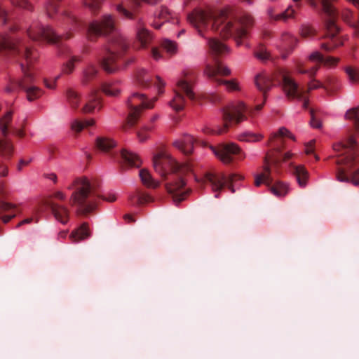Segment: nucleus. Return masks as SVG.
Instances as JSON below:
<instances>
[{
  "label": "nucleus",
  "instance_id": "obj_1",
  "mask_svg": "<svg viewBox=\"0 0 359 359\" xmlns=\"http://www.w3.org/2000/svg\"><path fill=\"white\" fill-rule=\"evenodd\" d=\"M187 20L197 30L198 34L208 40V53L213 58V64H208L205 74L218 85L225 84L230 91L238 90V83L217 78L231 74L229 67L217 59L229 52V48L212 34L218 33L223 38L233 37L238 46L248 36V29L253 25V19L248 14L238 15L234 10L226 8L221 11L194 10L187 15Z\"/></svg>",
  "mask_w": 359,
  "mask_h": 359
},
{
  "label": "nucleus",
  "instance_id": "obj_2",
  "mask_svg": "<svg viewBox=\"0 0 359 359\" xmlns=\"http://www.w3.org/2000/svg\"><path fill=\"white\" fill-rule=\"evenodd\" d=\"M108 34H112V36L109 46L104 49V55L99 60L105 72L114 73L121 68L118 60L128 48L126 39L117 31L114 18L111 15H104L101 20L92 22L87 29V36L90 41Z\"/></svg>",
  "mask_w": 359,
  "mask_h": 359
},
{
  "label": "nucleus",
  "instance_id": "obj_3",
  "mask_svg": "<svg viewBox=\"0 0 359 359\" xmlns=\"http://www.w3.org/2000/svg\"><path fill=\"white\" fill-rule=\"evenodd\" d=\"M153 165L155 171L163 180H170L168 176L171 177V182L166 183L165 186L173 202L178 205L184 201L191 191L190 189H183L186 184L184 176L191 172V166L189 163H178L165 151L154 156Z\"/></svg>",
  "mask_w": 359,
  "mask_h": 359
},
{
  "label": "nucleus",
  "instance_id": "obj_4",
  "mask_svg": "<svg viewBox=\"0 0 359 359\" xmlns=\"http://www.w3.org/2000/svg\"><path fill=\"white\" fill-rule=\"evenodd\" d=\"M257 88L264 93V101L257 104L254 109H248L243 102H234L224 107L222 111L224 124L216 130L205 129V133L222 135L228 130L231 125H238L247 119L246 114L254 116L256 111L261 110L266 99V93L273 86L272 78L266 74H259L255 78Z\"/></svg>",
  "mask_w": 359,
  "mask_h": 359
},
{
  "label": "nucleus",
  "instance_id": "obj_5",
  "mask_svg": "<svg viewBox=\"0 0 359 359\" xmlns=\"http://www.w3.org/2000/svg\"><path fill=\"white\" fill-rule=\"evenodd\" d=\"M333 149L338 154L336 164L338 165L336 178L341 182L359 186V148L353 137L345 142L333 144Z\"/></svg>",
  "mask_w": 359,
  "mask_h": 359
},
{
  "label": "nucleus",
  "instance_id": "obj_6",
  "mask_svg": "<svg viewBox=\"0 0 359 359\" xmlns=\"http://www.w3.org/2000/svg\"><path fill=\"white\" fill-rule=\"evenodd\" d=\"M99 187L97 180H90L86 177L75 178L67 187L72 191L69 203L76 208L78 214L86 215L96 208L101 197Z\"/></svg>",
  "mask_w": 359,
  "mask_h": 359
},
{
  "label": "nucleus",
  "instance_id": "obj_7",
  "mask_svg": "<svg viewBox=\"0 0 359 359\" xmlns=\"http://www.w3.org/2000/svg\"><path fill=\"white\" fill-rule=\"evenodd\" d=\"M278 135L280 137L287 136L291 139H294L293 135L290 132L285 128H281L278 130ZM277 135H273L269 140L270 144L273 147L274 150L277 153L276 155L269 156L267 155L264 159V166L263 172L260 174H257L255 177V185L259 187L262 184H265L270 189L271 192L276 196H283L287 193V186L280 182H276L273 184V179L271 176L272 170L269 165L271 161L272 165L274 166L276 171L277 172V167L283 161L289 160L292 154L287 152L284 155L280 154V148L279 147V143L273 144V141L276 139Z\"/></svg>",
  "mask_w": 359,
  "mask_h": 359
},
{
  "label": "nucleus",
  "instance_id": "obj_8",
  "mask_svg": "<svg viewBox=\"0 0 359 359\" xmlns=\"http://www.w3.org/2000/svg\"><path fill=\"white\" fill-rule=\"evenodd\" d=\"M313 8L318 10L323 19L325 24V34L324 38L327 41L322 43L321 49L325 52H332L338 46L343 44L341 40L338 37L339 28L336 22L339 13L335 8L334 3L337 0H306ZM299 6L300 0H293Z\"/></svg>",
  "mask_w": 359,
  "mask_h": 359
},
{
  "label": "nucleus",
  "instance_id": "obj_9",
  "mask_svg": "<svg viewBox=\"0 0 359 359\" xmlns=\"http://www.w3.org/2000/svg\"><path fill=\"white\" fill-rule=\"evenodd\" d=\"M25 45L29 49V60H27L22 54H15L14 55L20 58H23L26 61V65L22 62L20 63L21 69L24 76L22 79L16 81L15 85L26 92L27 100L32 102L39 98L42 95L43 91L34 85L35 78L33 73L29 69V65L38 58V53L36 50H32L26 41Z\"/></svg>",
  "mask_w": 359,
  "mask_h": 359
},
{
  "label": "nucleus",
  "instance_id": "obj_10",
  "mask_svg": "<svg viewBox=\"0 0 359 359\" xmlns=\"http://www.w3.org/2000/svg\"><path fill=\"white\" fill-rule=\"evenodd\" d=\"M157 100L158 97H155L151 100H147L144 94L139 93H133L127 100V105L130 111L124 128L126 130L128 128L134 126L141 114L142 110L143 109H152L154 102Z\"/></svg>",
  "mask_w": 359,
  "mask_h": 359
},
{
  "label": "nucleus",
  "instance_id": "obj_11",
  "mask_svg": "<svg viewBox=\"0 0 359 359\" xmlns=\"http://www.w3.org/2000/svg\"><path fill=\"white\" fill-rule=\"evenodd\" d=\"M27 36L34 41H47L53 43H57L65 38L69 39L72 36V33L67 32L65 35H57L50 27H44L39 22H33L27 30Z\"/></svg>",
  "mask_w": 359,
  "mask_h": 359
},
{
  "label": "nucleus",
  "instance_id": "obj_12",
  "mask_svg": "<svg viewBox=\"0 0 359 359\" xmlns=\"http://www.w3.org/2000/svg\"><path fill=\"white\" fill-rule=\"evenodd\" d=\"M242 179L243 177L238 174H232L226 177L223 173L207 172L204 176L203 182L210 183L212 191L215 192L222 191L226 186L232 193H234L235 190L233 183Z\"/></svg>",
  "mask_w": 359,
  "mask_h": 359
},
{
  "label": "nucleus",
  "instance_id": "obj_13",
  "mask_svg": "<svg viewBox=\"0 0 359 359\" xmlns=\"http://www.w3.org/2000/svg\"><path fill=\"white\" fill-rule=\"evenodd\" d=\"M274 79L282 81L283 90L289 99L300 100L304 97L306 90L299 89L298 84L286 69H279L274 74Z\"/></svg>",
  "mask_w": 359,
  "mask_h": 359
},
{
  "label": "nucleus",
  "instance_id": "obj_14",
  "mask_svg": "<svg viewBox=\"0 0 359 359\" xmlns=\"http://www.w3.org/2000/svg\"><path fill=\"white\" fill-rule=\"evenodd\" d=\"M4 51L11 54H22L27 60H29V49L25 45V41L8 34H0V52Z\"/></svg>",
  "mask_w": 359,
  "mask_h": 359
},
{
  "label": "nucleus",
  "instance_id": "obj_15",
  "mask_svg": "<svg viewBox=\"0 0 359 359\" xmlns=\"http://www.w3.org/2000/svg\"><path fill=\"white\" fill-rule=\"evenodd\" d=\"M177 89L175 90V95L170 102V106L176 111L184 109L185 100L184 94L192 101L196 100V95L191 89V84L187 79H180L177 83Z\"/></svg>",
  "mask_w": 359,
  "mask_h": 359
},
{
  "label": "nucleus",
  "instance_id": "obj_16",
  "mask_svg": "<svg viewBox=\"0 0 359 359\" xmlns=\"http://www.w3.org/2000/svg\"><path fill=\"white\" fill-rule=\"evenodd\" d=\"M210 148L215 155L226 164L232 162L233 156L238 155L240 160L245 157V154L242 153L241 149L234 143L221 144L217 147L210 146Z\"/></svg>",
  "mask_w": 359,
  "mask_h": 359
},
{
  "label": "nucleus",
  "instance_id": "obj_17",
  "mask_svg": "<svg viewBox=\"0 0 359 359\" xmlns=\"http://www.w3.org/2000/svg\"><path fill=\"white\" fill-rule=\"evenodd\" d=\"M12 120V112L8 111L0 120V130L5 137L0 140V154L4 156H11L13 153V145L6 138L8 134V126Z\"/></svg>",
  "mask_w": 359,
  "mask_h": 359
},
{
  "label": "nucleus",
  "instance_id": "obj_18",
  "mask_svg": "<svg viewBox=\"0 0 359 359\" xmlns=\"http://www.w3.org/2000/svg\"><path fill=\"white\" fill-rule=\"evenodd\" d=\"M46 205L51 210L57 221L64 224L68 222L69 210L67 207L59 205L51 200L46 202Z\"/></svg>",
  "mask_w": 359,
  "mask_h": 359
},
{
  "label": "nucleus",
  "instance_id": "obj_19",
  "mask_svg": "<svg viewBox=\"0 0 359 359\" xmlns=\"http://www.w3.org/2000/svg\"><path fill=\"white\" fill-rule=\"evenodd\" d=\"M195 139L189 135H184L173 142V146L185 155H189L194 150Z\"/></svg>",
  "mask_w": 359,
  "mask_h": 359
},
{
  "label": "nucleus",
  "instance_id": "obj_20",
  "mask_svg": "<svg viewBox=\"0 0 359 359\" xmlns=\"http://www.w3.org/2000/svg\"><path fill=\"white\" fill-rule=\"evenodd\" d=\"M137 39L140 42L141 47L144 48L151 42L153 36L151 33L144 27L143 22L140 19L138 20L137 26Z\"/></svg>",
  "mask_w": 359,
  "mask_h": 359
},
{
  "label": "nucleus",
  "instance_id": "obj_21",
  "mask_svg": "<svg viewBox=\"0 0 359 359\" xmlns=\"http://www.w3.org/2000/svg\"><path fill=\"white\" fill-rule=\"evenodd\" d=\"M90 231L88 228V224L83 222L79 227L74 230L69 235V239L73 243H78L83 241L90 236Z\"/></svg>",
  "mask_w": 359,
  "mask_h": 359
},
{
  "label": "nucleus",
  "instance_id": "obj_22",
  "mask_svg": "<svg viewBox=\"0 0 359 359\" xmlns=\"http://www.w3.org/2000/svg\"><path fill=\"white\" fill-rule=\"evenodd\" d=\"M174 20V16L170 11L164 6H162L161 9L154 14L153 26L156 29H159L163 22Z\"/></svg>",
  "mask_w": 359,
  "mask_h": 359
},
{
  "label": "nucleus",
  "instance_id": "obj_23",
  "mask_svg": "<svg viewBox=\"0 0 359 359\" xmlns=\"http://www.w3.org/2000/svg\"><path fill=\"white\" fill-rule=\"evenodd\" d=\"M16 207L9 203L0 202V219L4 223L8 222L15 216Z\"/></svg>",
  "mask_w": 359,
  "mask_h": 359
},
{
  "label": "nucleus",
  "instance_id": "obj_24",
  "mask_svg": "<svg viewBox=\"0 0 359 359\" xmlns=\"http://www.w3.org/2000/svg\"><path fill=\"white\" fill-rule=\"evenodd\" d=\"M291 172L295 177L297 183L301 187L306 185L309 172L304 165H291Z\"/></svg>",
  "mask_w": 359,
  "mask_h": 359
},
{
  "label": "nucleus",
  "instance_id": "obj_25",
  "mask_svg": "<svg viewBox=\"0 0 359 359\" xmlns=\"http://www.w3.org/2000/svg\"><path fill=\"white\" fill-rule=\"evenodd\" d=\"M268 15L271 19L274 20H283L286 22L289 19L294 18L295 10L292 6H290L284 12L278 15H273V10L269 8L268 10Z\"/></svg>",
  "mask_w": 359,
  "mask_h": 359
},
{
  "label": "nucleus",
  "instance_id": "obj_26",
  "mask_svg": "<svg viewBox=\"0 0 359 359\" xmlns=\"http://www.w3.org/2000/svg\"><path fill=\"white\" fill-rule=\"evenodd\" d=\"M97 72V68L95 65L92 64L88 65L83 70L81 83L84 86L88 85L96 77Z\"/></svg>",
  "mask_w": 359,
  "mask_h": 359
},
{
  "label": "nucleus",
  "instance_id": "obj_27",
  "mask_svg": "<svg viewBox=\"0 0 359 359\" xmlns=\"http://www.w3.org/2000/svg\"><path fill=\"white\" fill-rule=\"evenodd\" d=\"M121 156L123 161L130 166L140 167L142 164V161L136 154L130 153L126 149H122L121 151Z\"/></svg>",
  "mask_w": 359,
  "mask_h": 359
},
{
  "label": "nucleus",
  "instance_id": "obj_28",
  "mask_svg": "<svg viewBox=\"0 0 359 359\" xmlns=\"http://www.w3.org/2000/svg\"><path fill=\"white\" fill-rule=\"evenodd\" d=\"M139 175L142 184L149 188L155 189L160 185L159 182L154 180L151 174L146 169L140 170Z\"/></svg>",
  "mask_w": 359,
  "mask_h": 359
},
{
  "label": "nucleus",
  "instance_id": "obj_29",
  "mask_svg": "<svg viewBox=\"0 0 359 359\" xmlns=\"http://www.w3.org/2000/svg\"><path fill=\"white\" fill-rule=\"evenodd\" d=\"M101 89L105 95L111 97H117L121 93L118 82L104 83L102 85Z\"/></svg>",
  "mask_w": 359,
  "mask_h": 359
},
{
  "label": "nucleus",
  "instance_id": "obj_30",
  "mask_svg": "<svg viewBox=\"0 0 359 359\" xmlns=\"http://www.w3.org/2000/svg\"><path fill=\"white\" fill-rule=\"evenodd\" d=\"M129 199L132 203L137 205H144L153 201V198L151 196L141 191H137L133 196H130Z\"/></svg>",
  "mask_w": 359,
  "mask_h": 359
},
{
  "label": "nucleus",
  "instance_id": "obj_31",
  "mask_svg": "<svg viewBox=\"0 0 359 359\" xmlns=\"http://www.w3.org/2000/svg\"><path fill=\"white\" fill-rule=\"evenodd\" d=\"M116 145L113 140L107 137H97L96 140V146L98 149L102 151L107 152Z\"/></svg>",
  "mask_w": 359,
  "mask_h": 359
},
{
  "label": "nucleus",
  "instance_id": "obj_32",
  "mask_svg": "<svg viewBox=\"0 0 359 359\" xmlns=\"http://www.w3.org/2000/svg\"><path fill=\"white\" fill-rule=\"evenodd\" d=\"M81 61V57L76 55H71L68 60L62 66V73L64 74H70L74 70L75 62Z\"/></svg>",
  "mask_w": 359,
  "mask_h": 359
},
{
  "label": "nucleus",
  "instance_id": "obj_33",
  "mask_svg": "<svg viewBox=\"0 0 359 359\" xmlns=\"http://www.w3.org/2000/svg\"><path fill=\"white\" fill-rule=\"evenodd\" d=\"M95 124V120L93 118L88 120H78L75 119L71 125L72 129L76 132L79 133L84 128H88L90 126H92Z\"/></svg>",
  "mask_w": 359,
  "mask_h": 359
},
{
  "label": "nucleus",
  "instance_id": "obj_34",
  "mask_svg": "<svg viewBox=\"0 0 359 359\" xmlns=\"http://www.w3.org/2000/svg\"><path fill=\"white\" fill-rule=\"evenodd\" d=\"M359 106L357 107H353L348 109L346 114L345 117L346 119L351 120L353 123L354 128L356 132L359 135Z\"/></svg>",
  "mask_w": 359,
  "mask_h": 359
},
{
  "label": "nucleus",
  "instance_id": "obj_35",
  "mask_svg": "<svg viewBox=\"0 0 359 359\" xmlns=\"http://www.w3.org/2000/svg\"><path fill=\"white\" fill-rule=\"evenodd\" d=\"M136 80L137 83L143 88L149 86L151 83L150 76L147 74V72L144 69H139L137 72Z\"/></svg>",
  "mask_w": 359,
  "mask_h": 359
},
{
  "label": "nucleus",
  "instance_id": "obj_36",
  "mask_svg": "<svg viewBox=\"0 0 359 359\" xmlns=\"http://www.w3.org/2000/svg\"><path fill=\"white\" fill-rule=\"evenodd\" d=\"M66 97L69 104L73 109H77L80 102V95L72 89H67L66 92Z\"/></svg>",
  "mask_w": 359,
  "mask_h": 359
},
{
  "label": "nucleus",
  "instance_id": "obj_37",
  "mask_svg": "<svg viewBox=\"0 0 359 359\" xmlns=\"http://www.w3.org/2000/svg\"><path fill=\"white\" fill-rule=\"evenodd\" d=\"M100 103V100L99 97L95 95V93H93L91 97L83 107L82 111L83 113H92L95 108L99 106Z\"/></svg>",
  "mask_w": 359,
  "mask_h": 359
},
{
  "label": "nucleus",
  "instance_id": "obj_38",
  "mask_svg": "<svg viewBox=\"0 0 359 359\" xmlns=\"http://www.w3.org/2000/svg\"><path fill=\"white\" fill-rule=\"evenodd\" d=\"M281 41L283 42V47L286 49H289L290 50L293 49L294 44L297 42L296 38L287 32H285L282 34Z\"/></svg>",
  "mask_w": 359,
  "mask_h": 359
},
{
  "label": "nucleus",
  "instance_id": "obj_39",
  "mask_svg": "<svg viewBox=\"0 0 359 359\" xmlns=\"http://www.w3.org/2000/svg\"><path fill=\"white\" fill-rule=\"evenodd\" d=\"M262 138V135L249 132L243 133L238 136L239 141L243 142H258Z\"/></svg>",
  "mask_w": 359,
  "mask_h": 359
},
{
  "label": "nucleus",
  "instance_id": "obj_40",
  "mask_svg": "<svg viewBox=\"0 0 359 359\" xmlns=\"http://www.w3.org/2000/svg\"><path fill=\"white\" fill-rule=\"evenodd\" d=\"M319 67H320V65H317L313 67L312 68L307 69L304 67V65L302 62H297L296 64V69L299 73L307 74L311 77H313L316 75Z\"/></svg>",
  "mask_w": 359,
  "mask_h": 359
},
{
  "label": "nucleus",
  "instance_id": "obj_41",
  "mask_svg": "<svg viewBox=\"0 0 359 359\" xmlns=\"http://www.w3.org/2000/svg\"><path fill=\"white\" fill-rule=\"evenodd\" d=\"M352 15H353L352 12L348 9H345L341 12V18H343V20L345 22L350 23L351 25V26H353L355 28V34L357 36H359V22H355L351 23V19Z\"/></svg>",
  "mask_w": 359,
  "mask_h": 359
},
{
  "label": "nucleus",
  "instance_id": "obj_42",
  "mask_svg": "<svg viewBox=\"0 0 359 359\" xmlns=\"http://www.w3.org/2000/svg\"><path fill=\"white\" fill-rule=\"evenodd\" d=\"M255 55L262 61H266L270 58V55L264 46H260L259 49L255 52Z\"/></svg>",
  "mask_w": 359,
  "mask_h": 359
},
{
  "label": "nucleus",
  "instance_id": "obj_43",
  "mask_svg": "<svg viewBox=\"0 0 359 359\" xmlns=\"http://www.w3.org/2000/svg\"><path fill=\"white\" fill-rule=\"evenodd\" d=\"M161 46L170 54L176 53V44L172 41L165 39L162 41Z\"/></svg>",
  "mask_w": 359,
  "mask_h": 359
},
{
  "label": "nucleus",
  "instance_id": "obj_44",
  "mask_svg": "<svg viewBox=\"0 0 359 359\" xmlns=\"http://www.w3.org/2000/svg\"><path fill=\"white\" fill-rule=\"evenodd\" d=\"M102 1L103 0H84V4L92 12L95 13L99 11Z\"/></svg>",
  "mask_w": 359,
  "mask_h": 359
},
{
  "label": "nucleus",
  "instance_id": "obj_45",
  "mask_svg": "<svg viewBox=\"0 0 359 359\" xmlns=\"http://www.w3.org/2000/svg\"><path fill=\"white\" fill-rule=\"evenodd\" d=\"M346 72L352 82H359V69L348 67L346 69Z\"/></svg>",
  "mask_w": 359,
  "mask_h": 359
},
{
  "label": "nucleus",
  "instance_id": "obj_46",
  "mask_svg": "<svg viewBox=\"0 0 359 359\" xmlns=\"http://www.w3.org/2000/svg\"><path fill=\"white\" fill-rule=\"evenodd\" d=\"M151 130V128L149 126H146L143 128L142 130H139L137 133L139 141L141 142H145L148 137V133Z\"/></svg>",
  "mask_w": 359,
  "mask_h": 359
},
{
  "label": "nucleus",
  "instance_id": "obj_47",
  "mask_svg": "<svg viewBox=\"0 0 359 359\" xmlns=\"http://www.w3.org/2000/svg\"><path fill=\"white\" fill-rule=\"evenodd\" d=\"M316 34V30L310 26H303L301 30V34L303 37H310Z\"/></svg>",
  "mask_w": 359,
  "mask_h": 359
},
{
  "label": "nucleus",
  "instance_id": "obj_48",
  "mask_svg": "<svg viewBox=\"0 0 359 359\" xmlns=\"http://www.w3.org/2000/svg\"><path fill=\"white\" fill-rule=\"evenodd\" d=\"M11 4L15 6L20 8L31 9L32 5L27 1V0H10Z\"/></svg>",
  "mask_w": 359,
  "mask_h": 359
},
{
  "label": "nucleus",
  "instance_id": "obj_49",
  "mask_svg": "<svg viewBox=\"0 0 359 359\" xmlns=\"http://www.w3.org/2000/svg\"><path fill=\"white\" fill-rule=\"evenodd\" d=\"M319 88H323L327 89V87L325 85H323V83H322L319 81L314 79V80H313V81L311 83H310L309 84L308 89L306 90V92H309L311 90L317 89Z\"/></svg>",
  "mask_w": 359,
  "mask_h": 359
},
{
  "label": "nucleus",
  "instance_id": "obj_50",
  "mask_svg": "<svg viewBox=\"0 0 359 359\" xmlns=\"http://www.w3.org/2000/svg\"><path fill=\"white\" fill-rule=\"evenodd\" d=\"M39 221L38 219V217L36 216H31V217H28L24 219H22L21 222H20L18 225H17V227H20L24 224H32V223H37Z\"/></svg>",
  "mask_w": 359,
  "mask_h": 359
},
{
  "label": "nucleus",
  "instance_id": "obj_51",
  "mask_svg": "<svg viewBox=\"0 0 359 359\" xmlns=\"http://www.w3.org/2000/svg\"><path fill=\"white\" fill-rule=\"evenodd\" d=\"M339 62V58L334 57H325L323 56V60L322 61V63H323L325 65L327 66H335Z\"/></svg>",
  "mask_w": 359,
  "mask_h": 359
},
{
  "label": "nucleus",
  "instance_id": "obj_52",
  "mask_svg": "<svg viewBox=\"0 0 359 359\" xmlns=\"http://www.w3.org/2000/svg\"><path fill=\"white\" fill-rule=\"evenodd\" d=\"M311 121L310 123L312 127L320 128L321 127V122L316 117L313 109L310 110Z\"/></svg>",
  "mask_w": 359,
  "mask_h": 359
},
{
  "label": "nucleus",
  "instance_id": "obj_53",
  "mask_svg": "<svg viewBox=\"0 0 359 359\" xmlns=\"http://www.w3.org/2000/svg\"><path fill=\"white\" fill-rule=\"evenodd\" d=\"M9 21L8 13L0 6V22L1 25H6Z\"/></svg>",
  "mask_w": 359,
  "mask_h": 359
},
{
  "label": "nucleus",
  "instance_id": "obj_54",
  "mask_svg": "<svg viewBox=\"0 0 359 359\" xmlns=\"http://www.w3.org/2000/svg\"><path fill=\"white\" fill-rule=\"evenodd\" d=\"M309 59L311 61H318L320 63H322V61L323 60V55L320 53L316 51L309 55Z\"/></svg>",
  "mask_w": 359,
  "mask_h": 359
},
{
  "label": "nucleus",
  "instance_id": "obj_55",
  "mask_svg": "<svg viewBox=\"0 0 359 359\" xmlns=\"http://www.w3.org/2000/svg\"><path fill=\"white\" fill-rule=\"evenodd\" d=\"M337 82V79L332 76H327L325 79V85L327 87V90H328V88L331 87L332 86L334 85V83Z\"/></svg>",
  "mask_w": 359,
  "mask_h": 359
},
{
  "label": "nucleus",
  "instance_id": "obj_56",
  "mask_svg": "<svg viewBox=\"0 0 359 359\" xmlns=\"http://www.w3.org/2000/svg\"><path fill=\"white\" fill-rule=\"evenodd\" d=\"M316 141L315 140H312L311 142H309L306 146V154H313V147H314V144H315Z\"/></svg>",
  "mask_w": 359,
  "mask_h": 359
},
{
  "label": "nucleus",
  "instance_id": "obj_57",
  "mask_svg": "<svg viewBox=\"0 0 359 359\" xmlns=\"http://www.w3.org/2000/svg\"><path fill=\"white\" fill-rule=\"evenodd\" d=\"M53 197L60 201H65L66 199V195L64 192L57 191L53 194Z\"/></svg>",
  "mask_w": 359,
  "mask_h": 359
},
{
  "label": "nucleus",
  "instance_id": "obj_58",
  "mask_svg": "<svg viewBox=\"0 0 359 359\" xmlns=\"http://www.w3.org/2000/svg\"><path fill=\"white\" fill-rule=\"evenodd\" d=\"M151 55H152V57H154V59H155L156 60H158L160 58H161V53H160V51L158 50V49L157 48H152Z\"/></svg>",
  "mask_w": 359,
  "mask_h": 359
},
{
  "label": "nucleus",
  "instance_id": "obj_59",
  "mask_svg": "<svg viewBox=\"0 0 359 359\" xmlns=\"http://www.w3.org/2000/svg\"><path fill=\"white\" fill-rule=\"evenodd\" d=\"M156 79H157V87L158 88V93H162L163 91L161 90V88L164 87L165 86V83L163 82V81L158 76H156Z\"/></svg>",
  "mask_w": 359,
  "mask_h": 359
},
{
  "label": "nucleus",
  "instance_id": "obj_60",
  "mask_svg": "<svg viewBox=\"0 0 359 359\" xmlns=\"http://www.w3.org/2000/svg\"><path fill=\"white\" fill-rule=\"evenodd\" d=\"M208 98L212 102H217L221 100V96L215 93H212L209 95Z\"/></svg>",
  "mask_w": 359,
  "mask_h": 359
},
{
  "label": "nucleus",
  "instance_id": "obj_61",
  "mask_svg": "<svg viewBox=\"0 0 359 359\" xmlns=\"http://www.w3.org/2000/svg\"><path fill=\"white\" fill-rule=\"evenodd\" d=\"M48 151L50 154V158H53L54 156V154L57 151V149L56 148V147L53 146V145H50L48 147Z\"/></svg>",
  "mask_w": 359,
  "mask_h": 359
},
{
  "label": "nucleus",
  "instance_id": "obj_62",
  "mask_svg": "<svg viewBox=\"0 0 359 359\" xmlns=\"http://www.w3.org/2000/svg\"><path fill=\"white\" fill-rule=\"evenodd\" d=\"M67 20L69 23H72L73 25H77L80 24V22L77 20V19L74 16L71 15L69 14H68Z\"/></svg>",
  "mask_w": 359,
  "mask_h": 359
},
{
  "label": "nucleus",
  "instance_id": "obj_63",
  "mask_svg": "<svg viewBox=\"0 0 359 359\" xmlns=\"http://www.w3.org/2000/svg\"><path fill=\"white\" fill-rule=\"evenodd\" d=\"M13 133L19 137H23L25 136V133L22 129H17L15 128L13 130Z\"/></svg>",
  "mask_w": 359,
  "mask_h": 359
},
{
  "label": "nucleus",
  "instance_id": "obj_64",
  "mask_svg": "<svg viewBox=\"0 0 359 359\" xmlns=\"http://www.w3.org/2000/svg\"><path fill=\"white\" fill-rule=\"evenodd\" d=\"M8 173L7 167L4 165L0 164V176H6Z\"/></svg>",
  "mask_w": 359,
  "mask_h": 359
}]
</instances>
